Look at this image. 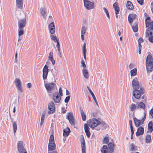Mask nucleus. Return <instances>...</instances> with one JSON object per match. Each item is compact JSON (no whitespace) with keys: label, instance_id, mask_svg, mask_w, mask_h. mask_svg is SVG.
<instances>
[{"label":"nucleus","instance_id":"0eeeda50","mask_svg":"<svg viewBox=\"0 0 153 153\" xmlns=\"http://www.w3.org/2000/svg\"><path fill=\"white\" fill-rule=\"evenodd\" d=\"M133 95L137 99L140 98L141 95L143 94L144 92L142 88H140V90H134L132 92Z\"/></svg>","mask_w":153,"mask_h":153},{"label":"nucleus","instance_id":"680f3d73","mask_svg":"<svg viewBox=\"0 0 153 153\" xmlns=\"http://www.w3.org/2000/svg\"><path fill=\"white\" fill-rule=\"evenodd\" d=\"M32 87L31 83H28L27 84V87L28 88H30Z\"/></svg>","mask_w":153,"mask_h":153},{"label":"nucleus","instance_id":"bf43d9fd","mask_svg":"<svg viewBox=\"0 0 153 153\" xmlns=\"http://www.w3.org/2000/svg\"><path fill=\"white\" fill-rule=\"evenodd\" d=\"M138 2L140 5H142L143 4V0H137Z\"/></svg>","mask_w":153,"mask_h":153},{"label":"nucleus","instance_id":"f3484780","mask_svg":"<svg viewBox=\"0 0 153 153\" xmlns=\"http://www.w3.org/2000/svg\"><path fill=\"white\" fill-rule=\"evenodd\" d=\"M24 144L23 141H19L17 143V148L18 152L25 149Z\"/></svg>","mask_w":153,"mask_h":153},{"label":"nucleus","instance_id":"a211bd4d","mask_svg":"<svg viewBox=\"0 0 153 153\" xmlns=\"http://www.w3.org/2000/svg\"><path fill=\"white\" fill-rule=\"evenodd\" d=\"M82 153H86V148L85 140L83 137L81 139Z\"/></svg>","mask_w":153,"mask_h":153},{"label":"nucleus","instance_id":"5fc2aeb1","mask_svg":"<svg viewBox=\"0 0 153 153\" xmlns=\"http://www.w3.org/2000/svg\"><path fill=\"white\" fill-rule=\"evenodd\" d=\"M70 96L66 97L65 100V103H68L70 99Z\"/></svg>","mask_w":153,"mask_h":153},{"label":"nucleus","instance_id":"b1692460","mask_svg":"<svg viewBox=\"0 0 153 153\" xmlns=\"http://www.w3.org/2000/svg\"><path fill=\"white\" fill-rule=\"evenodd\" d=\"M84 129L86 135L88 137H89L91 135L90 132L89 131V128L88 125L85 123L84 124Z\"/></svg>","mask_w":153,"mask_h":153},{"label":"nucleus","instance_id":"603ef678","mask_svg":"<svg viewBox=\"0 0 153 153\" xmlns=\"http://www.w3.org/2000/svg\"><path fill=\"white\" fill-rule=\"evenodd\" d=\"M134 65L133 64H130L129 66V68L130 69H132L133 68H134Z\"/></svg>","mask_w":153,"mask_h":153},{"label":"nucleus","instance_id":"20e7f679","mask_svg":"<svg viewBox=\"0 0 153 153\" xmlns=\"http://www.w3.org/2000/svg\"><path fill=\"white\" fill-rule=\"evenodd\" d=\"M84 6L88 10H90L94 9L95 6L94 3L88 0H83Z\"/></svg>","mask_w":153,"mask_h":153},{"label":"nucleus","instance_id":"f03ea898","mask_svg":"<svg viewBox=\"0 0 153 153\" xmlns=\"http://www.w3.org/2000/svg\"><path fill=\"white\" fill-rule=\"evenodd\" d=\"M100 120L96 118H93L89 120L88 125L92 128H93L98 126L100 125Z\"/></svg>","mask_w":153,"mask_h":153},{"label":"nucleus","instance_id":"4d7b16f0","mask_svg":"<svg viewBox=\"0 0 153 153\" xmlns=\"http://www.w3.org/2000/svg\"><path fill=\"white\" fill-rule=\"evenodd\" d=\"M149 40L150 42L153 43V35L150 36L149 37Z\"/></svg>","mask_w":153,"mask_h":153},{"label":"nucleus","instance_id":"2eb2a0df","mask_svg":"<svg viewBox=\"0 0 153 153\" xmlns=\"http://www.w3.org/2000/svg\"><path fill=\"white\" fill-rule=\"evenodd\" d=\"M61 97L58 93H54L53 94V100L55 102L59 103L60 101Z\"/></svg>","mask_w":153,"mask_h":153},{"label":"nucleus","instance_id":"338daca9","mask_svg":"<svg viewBox=\"0 0 153 153\" xmlns=\"http://www.w3.org/2000/svg\"><path fill=\"white\" fill-rule=\"evenodd\" d=\"M81 34V39L82 40V41H83L84 40V39H85V37H84V35L85 34Z\"/></svg>","mask_w":153,"mask_h":153},{"label":"nucleus","instance_id":"5701e85b","mask_svg":"<svg viewBox=\"0 0 153 153\" xmlns=\"http://www.w3.org/2000/svg\"><path fill=\"white\" fill-rule=\"evenodd\" d=\"M137 109H145V104L142 102H140L137 103Z\"/></svg>","mask_w":153,"mask_h":153},{"label":"nucleus","instance_id":"a18cd8bd","mask_svg":"<svg viewBox=\"0 0 153 153\" xmlns=\"http://www.w3.org/2000/svg\"><path fill=\"white\" fill-rule=\"evenodd\" d=\"M13 132L15 133L17 129V125L16 122H14L13 123Z\"/></svg>","mask_w":153,"mask_h":153},{"label":"nucleus","instance_id":"09e8293b","mask_svg":"<svg viewBox=\"0 0 153 153\" xmlns=\"http://www.w3.org/2000/svg\"><path fill=\"white\" fill-rule=\"evenodd\" d=\"M143 38H140L138 40V47L140 46L141 47V43L143 42Z\"/></svg>","mask_w":153,"mask_h":153},{"label":"nucleus","instance_id":"8fccbe9b","mask_svg":"<svg viewBox=\"0 0 153 153\" xmlns=\"http://www.w3.org/2000/svg\"><path fill=\"white\" fill-rule=\"evenodd\" d=\"M48 58L50 60H52L53 59V53L52 52H51L49 53Z\"/></svg>","mask_w":153,"mask_h":153},{"label":"nucleus","instance_id":"c85d7f7f","mask_svg":"<svg viewBox=\"0 0 153 153\" xmlns=\"http://www.w3.org/2000/svg\"><path fill=\"white\" fill-rule=\"evenodd\" d=\"M131 26L132 29L134 32H136L138 30V25L137 22V21L134 24H131Z\"/></svg>","mask_w":153,"mask_h":153},{"label":"nucleus","instance_id":"423d86ee","mask_svg":"<svg viewBox=\"0 0 153 153\" xmlns=\"http://www.w3.org/2000/svg\"><path fill=\"white\" fill-rule=\"evenodd\" d=\"M131 84L134 90H138L140 88V82L137 77H135L133 79Z\"/></svg>","mask_w":153,"mask_h":153},{"label":"nucleus","instance_id":"4c0bfd02","mask_svg":"<svg viewBox=\"0 0 153 153\" xmlns=\"http://www.w3.org/2000/svg\"><path fill=\"white\" fill-rule=\"evenodd\" d=\"M109 149L112 152L113 151L114 144L113 142L110 143L108 145Z\"/></svg>","mask_w":153,"mask_h":153},{"label":"nucleus","instance_id":"37998d69","mask_svg":"<svg viewBox=\"0 0 153 153\" xmlns=\"http://www.w3.org/2000/svg\"><path fill=\"white\" fill-rule=\"evenodd\" d=\"M18 35L19 36L23 35L24 33V30L23 28H18Z\"/></svg>","mask_w":153,"mask_h":153},{"label":"nucleus","instance_id":"58836bf2","mask_svg":"<svg viewBox=\"0 0 153 153\" xmlns=\"http://www.w3.org/2000/svg\"><path fill=\"white\" fill-rule=\"evenodd\" d=\"M45 113H43L41 116V122L40 124V127H41L42 126V125L43 123L44 119L45 118Z\"/></svg>","mask_w":153,"mask_h":153},{"label":"nucleus","instance_id":"7c9ffc66","mask_svg":"<svg viewBox=\"0 0 153 153\" xmlns=\"http://www.w3.org/2000/svg\"><path fill=\"white\" fill-rule=\"evenodd\" d=\"M147 72H151L153 69V64L146 63Z\"/></svg>","mask_w":153,"mask_h":153},{"label":"nucleus","instance_id":"6e6552de","mask_svg":"<svg viewBox=\"0 0 153 153\" xmlns=\"http://www.w3.org/2000/svg\"><path fill=\"white\" fill-rule=\"evenodd\" d=\"M45 86L48 93H51V91L53 90L56 87V84L53 82L46 83Z\"/></svg>","mask_w":153,"mask_h":153},{"label":"nucleus","instance_id":"72a5a7b5","mask_svg":"<svg viewBox=\"0 0 153 153\" xmlns=\"http://www.w3.org/2000/svg\"><path fill=\"white\" fill-rule=\"evenodd\" d=\"M100 125L102 129H106L108 126V125L104 122L101 121L100 120Z\"/></svg>","mask_w":153,"mask_h":153},{"label":"nucleus","instance_id":"2f4dec72","mask_svg":"<svg viewBox=\"0 0 153 153\" xmlns=\"http://www.w3.org/2000/svg\"><path fill=\"white\" fill-rule=\"evenodd\" d=\"M70 132V130L68 127L63 130V135L64 137H67Z\"/></svg>","mask_w":153,"mask_h":153},{"label":"nucleus","instance_id":"6e6d98bb","mask_svg":"<svg viewBox=\"0 0 153 153\" xmlns=\"http://www.w3.org/2000/svg\"><path fill=\"white\" fill-rule=\"evenodd\" d=\"M91 115L93 117H96L97 116V113L95 112H92Z\"/></svg>","mask_w":153,"mask_h":153},{"label":"nucleus","instance_id":"cd10ccee","mask_svg":"<svg viewBox=\"0 0 153 153\" xmlns=\"http://www.w3.org/2000/svg\"><path fill=\"white\" fill-rule=\"evenodd\" d=\"M146 63L153 64V59L151 55H148L147 56Z\"/></svg>","mask_w":153,"mask_h":153},{"label":"nucleus","instance_id":"de8ad7c7","mask_svg":"<svg viewBox=\"0 0 153 153\" xmlns=\"http://www.w3.org/2000/svg\"><path fill=\"white\" fill-rule=\"evenodd\" d=\"M109 139L108 137H105L103 140V143L104 144H107L109 142Z\"/></svg>","mask_w":153,"mask_h":153},{"label":"nucleus","instance_id":"e433bc0d","mask_svg":"<svg viewBox=\"0 0 153 153\" xmlns=\"http://www.w3.org/2000/svg\"><path fill=\"white\" fill-rule=\"evenodd\" d=\"M146 26L148 27L150 26V19L149 17H147L145 20Z\"/></svg>","mask_w":153,"mask_h":153},{"label":"nucleus","instance_id":"bb28decb","mask_svg":"<svg viewBox=\"0 0 153 153\" xmlns=\"http://www.w3.org/2000/svg\"><path fill=\"white\" fill-rule=\"evenodd\" d=\"M54 34H50V38L52 41H53L54 42H56L59 41V39L58 37L54 35Z\"/></svg>","mask_w":153,"mask_h":153},{"label":"nucleus","instance_id":"aec40b11","mask_svg":"<svg viewBox=\"0 0 153 153\" xmlns=\"http://www.w3.org/2000/svg\"><path fill=\"white\" fill-rule=\"evenodd\" d=\"M67 117L71 124L74 125V118L71 113H68Z\"/></svg>","mask_w":153,"mask_h":153},{"label":"nucleus","instance_id":"39448f33","mask_svg":"<svg viewBox=\"0 0 153 153\" xmlns=\"http://www.w3.org/2000/svg\"><path fill=\"white\" fill-rule=\"evenodd\" d=\"M146 113L145 112H144L143 117L141 120L138 119L136 117L134 118L133 120L135 123V126L137 127L143 125V124L144 121L146 119Z\"/></svg>","mask_w":153,"mask_h":153},{"label":"nucleus","instance_id":"1a4fd4ad","mask_svg":"<svg viewBox=\"0 0 153 153\" xmlns=\"http://www.w3.org/2000/svg\"><path fill=\"white\" fill-rule=\"evenodd\" d=\"M14 83L18 91L21 93L22 92H23V89L20 80L19 78H16L14 81Z\"/></svg>","mask_w":153,"mask_h":153},{"label":"nucleus","instance_id":"3c124183","mask_svg":"<svg viewBox=\"0 0 153 153\" xmlns=\"http://www.w3.org/2000/svg\"><path fill=\"white\" fill-rule=\"evenodd\" d=\"M129 124L130 126L131 132H132V133H133V128L132 125V121L131 120H130L129 121Z\"/></svg>","mask_w":153,"mask_h":153},{"label":"nucleus","instance_id":"49530a36","mask_svg":"<svg viewBox=\"0 0 153 153\" xmlns=\"http://www.w3.org/2000/svg\"><path fill=\"white\" fill-rule=\"evenodd\" d=\"M151 136L149 135H147L146 137V143H149L151 140Z\"/></svg>","mask_w":153,"mask_h":153},{"label":"nucleus","instance_id":"6ab92c4d","mask_svg":"<svg viewBox=\"0 0 153 153\" xmlns=\"http://www.w3.org/2000/svg\"><path fill=\"white\" fill-rule=\"evenodd\" d=\"M113 7L115 10L116 17L117 18H118V16L117 14L119 13L120 9L118 7V4L117 2H116L114 4Z\"/></svg>","mask_w":153,"mask_h":153},{"label":"nucleus","instance_id":"f8f14e48","mask_svg":"<svg viewBox=\"0 0 153 153\" xmlns=\"http://www.w3.org/2000/svg\"><path fill=\"white\" fill-rule=\"evenodd\" d=\"M48 30L50 34H55L56 32L55 26L53 22L48 25Z\"/></svg>","mask_w":153,"mask_h":153},{"label":"nucleus","instance_id":"c03bdc74","mask_svg":"<svg viewBox=\"0 0 153 153\" xmlns=\"http://www.w3.org/2000/svg\"><path fill=\"white\" fill-rule=\"evenodd\" d=\"M91 94L92 95L94 101V102L95 103L96 105L97 106V107H99V105L98 104V102L96 99V98L94 94V93H93Z\"/></svg>","mask_w":153,"mask_h":153},{"label":"nucleus","instance_id":"dca6fc26","mask_svg":"<svg viewBox=\"0 0 153 153\" xmlns=\"http://www.w3.org/2000/svg\"><path fill=\"white\" fill-rule=\"evenodd\" d=\"M26 20L25 19H20L18 22V27L20 28H24L26 25Z\"/></svg>","mask_w":153,"mask_h":153},{"label":"nucleus","instance_id":"13d9d810","mask_svg":"<svg viewBox=\"0 0 153 153\" xmlns=\"http://www.w3.org/2000/svg\"><path fill=\"white\" fill-rule=\"evenodd\" d=\"M59 95L60 96H63V94L62 92V90L61 88H60L59 89Z\"/></svg>","mask_w":153,"mask_h":153},{"label":"nucleus","instance_id":"864d4df0","mask_svg":"<svg viewBox=\"0 0 153 153\" xmlns=\"http://www.w3.org/2000/svg\"><path fill=\"white\" fill-rule=\"evenodd\" d=\"M134 144L132 143L130 145V150L131 151H133L134 150Z\"/></svg>","mask_w":153,"mask_h":153},{"label":"nucleus","instance_id":"052dcab7","mask_svg":"<svg viewBox=\"0 0 153 153\" xmlns=\"http://www.w3.org/2000/svg\"><path fill=\"white\" fill-rule=\"evenodd\" d=\"M19 153H27L26 149H25L21 151L18 152Z\"/></svg>","mask_w":153,"mask_h":153},{"label":"nucleus","instance_id":"f257e3e1","mask_svg":"<svg viewBox=\"0 0 153 153\" xmlns=\"http://www.w3.org/2000/svg\"><path fill=\"white\" fill-rule=\"evenodd\" d=\"M82 51L85 60L83 58L82 59L81 67L82 68V72L83 76L85 79H88L89 76V74L85 62L86 60V43L85 42L84 43L82 47Z\"/></svg>","mask_w":153,"mask_h":153},{"label":"nucleus","instance_id":"7ed1b4c3","mask_svg":"<svg viewBox=\"0 0 153 153\" xmlns=\"http://www.w3.org/2000/svg\"><path fill=\"white\" fill-rule=\"evenodd\" d=\"M39 11L40 15L44 19H46L47 16V10L46 7L42 2L41 5L39 6Z\"/></svg>","mask_w":153,"mask_h":153},{"label":"nucleus","instance_id":"9b49d317","mask_svg":"<svg viewBox=\"0 0 153 153\" xmlns=\"http://www.w3.org/2000/svg\"><path fill=\"white\" fill-rule=\"evenodd\" d=\"M153 36V21L150 23V26L146 30V36L148 37L149 36Z\"/></svg>","mask_w":153,"mask_h":153},{"label":"nucleus","instance_id":"412c9836","mask_svg":"<svg viewBox=\"0 0 153 153\" xmlns=\"http://www.w3.org/2000/svg\"><path fill=\"white\" fill-rule=\"evenodd\" d=\"M56 149V147L55 143H48V151H55Z\"/></svg>","mask_w":153,"mask_h":153},{"label":"nucleus","instance_id":"f704fd0d","mask_svg":"<svg viewBox=\"0 0 153 153\" xmlns=\"http://www.w3.org/2000/svg\"><path fill=\"white\" fill-rule=\"evenodd\" d=\"M129 108L131 111L134 112L136 109H137V105L132 103L130 105Z\"/></svg>","mask_w":153,"mask_h":153},{"label":"nucleus","instance_id":"ddd939ff","mask_svg":"<svg viewBox=\"0 0 153 153\" xmlns=\"http://www.w3.org/2000/svg\"><path fill=\"white\" fill-rule=\"evenodd\" d=\"M137 16L135 14H130L128 16V21L130 25H131L133 22L134 21H135V22L137 21Z\"/></svg>","mask_w":153,"mask_h":153},{"label":"nucleus","instance_id":"ea45409f","mask_svg":"<svg viewBox=\"0 0 153 153\" xmlns=\"http://www.w3.org/2000/svg\"><path fill=\"white\" fill-rule=\"evenodd\" d=\"M101 151L102 153H108V151L107 146L106 145L103 146L101 150Z\"/></svg>","mask_w":153,"mask_h":153},{"label":"nucleus","instance_id":"a878e982","mask_svg":"<svg viewBox=\"0 0 153 153\" xmlns=\"http://www.w3.org/2000/svg\"><path fill=\"white\" fill-rule=\"evenodd\" d=\"M153 131V123L152 121H150L148 124V130L147 132L148 133H151Z\"/></svg>","mask_w":153,"mask_h":153},{"label":"nucleus","instance_id":"e2e57ef3","mask_svg":"<svg viewBox=\"0 0 153 153\" xmlns=\"http://www.w3.org/2000/svg\"><path fill=\"white\" fill-rule=\"evenodd\" d=\"M56 47L57 48L60 47V44H59V41L58 42H56Z\"/></svg>","mask_w":153,"mask_h":153},{"label":"nucleus","instance_id":"79ce46f5","mask_svg":"<svg viewBox=\"0 0 153 153\" xmlns=\"http://www.w3.org/2000/svg\"><path fill=\"white\" fill-rule=\"evenodd\" d=\"M55 143L54 136L53 134H51L50 135L49 139V142L48 143Z\"/></svg>","mask_w":153,"mask_h":153},{"label":"nucleus","instance_id":"a19ab883","mask_svg":"<svg viewBox=\"0 0 153 153\" xmlns=\"http://www.w3.org/2000/svg\"><path fill=\"white\" fill-rule=\"evenodd\" d=\"M87 29V27L85 26H82L81 28V34H85V33H86Z\"/></svg>","mask_w":153,"mask_h":153},{"label":"nucleus","instance_id":"c756f323","mask_svg":"<svg viewBox=\"0 0 153 153\" xmlns=\"http://www.w3.org/2000/svg\"><path fill=\"white\" fill-rule=\"evenodd\" d=\"M80 112L82 120L83 121H85L86 120V114L82 108H80Z\"/></svg>","mask_w":153,"mask_h":153},{"label":"nucleus","instance_id":"4be33fe9","mask_svg":"<svg viewBox=\"0 0 153 153\" xmlns=\"http://www.w3.org/2000/svg\"><path fill=\"white\" fill-rule=\"evenodd\" d=\"M144 129L142 127H140L137 129V131L136 132V135L137 136H138L141 135L143 134L144 133Z\"/></svg>","mask_w":153,"mask_h":153},{"label":"nucleus","instance_id":"c9c22d12","mask_svg":"<svg viewBox=\"0 0 153 153\" xmlns=\"http://www.w3.org/2000/svg\"><path fill=\"white\" fill-rule=\"evenodd\" d=\"M126 7L128 9L132 10L134 8V7L131 2L130 1H128L126 4Z\"/></svg>","mask_w":153,"mask_h":153},{"label":"nucleus","instance_id":"774afa93","mask_svg":"<svg viewBox=\"0 0 153 153\" xmlns=\"http://www.w3.org/2000/svg\"><path fill=\"white\" fill-rule=\"evenodd\" d=\"M103 9L104 11L105 12V13L106 14H107V13H108V10L106 8L103 7Z\"/></svg>","mask_w":153,"mask_h":153},{"label":"nucleus","instance_id":"0e129e2a","mask_svg":"<svg viewBox=\"0 0 153 153\" xmlns=\"http://www.w3.org/2000/svg\"><path fill=\"white\" fill-rule=\"evenodd\" d=\"M150 114L152 118H153V109H152L150 111Z\"/></svg>","mask_w":153,"mask_h":153},{"label":"nucleus","instance_id":"4468645a","mask_svg":"<svg viewBox=\"0 0 153 153\" xmlns=\"http://www.w3.org/2000/svg\"><path fill=\"white\" fill-rule=\"evenodd\" d=\"M48 113L49 114H51L53 113L55 109V105L53 102L52 101L50 102L48 105Z\"/></svg>","mask_w":153,"mask_h":153},{"label":"nucleus","instance_id":"69168bd1","mask_svg":"<svg viewBox=\"0 0 153 153\" xmlns=\"http://www.w3.org/2000/svg\"><path fill=\"white\" fill-rule=\"evenodd\" d=\"M48 153H58L57 151L56 150L48 151Z\"/></svg>","mask_w":153,"mask_h":153},{"label":"nucleus","instance_id":"393cba45","mask_svg":"<svg viewBox=\"0 0 153 153\" xmlns=\"http://www.w3.org/2000/svg\"><path fill=\"white\" fill-rule=\"evenodd\" d=\"M16 7L22 9L23 4V0H16Z\"/></svg>","mask_w":153,"mask_h":153},{"label":"nucleus","instance_id":"473e14b6","mask_svg":"<svg viewBox=\"0 0 153 153\" xmlns=\"http://www.w3.org/2000/svg\"><path fill=\"white\" fill-rule=\"evenodd\" d=\"M137 69L136 68H135L131 70L130 72L131 77L137 75Z\"/></svg>","mask_w":153,"mask_h":153},{"label":"nucleus","instance_id":"9d476101","mask_svg":"<svg viewBox=\"0 0 153 153\" xmlns=\"http://www.w3.org/2000/svg\"><path fill=\"white\" fill-rule=\"evenodd\" d=\"M49 63L46 62L45 65L44 66L43 69V78L44 80L46 79L47 78L48 74V73L49 69L48 65Z\"/></svg>","mask_w":153,"mask_h":153}]
</instances>
